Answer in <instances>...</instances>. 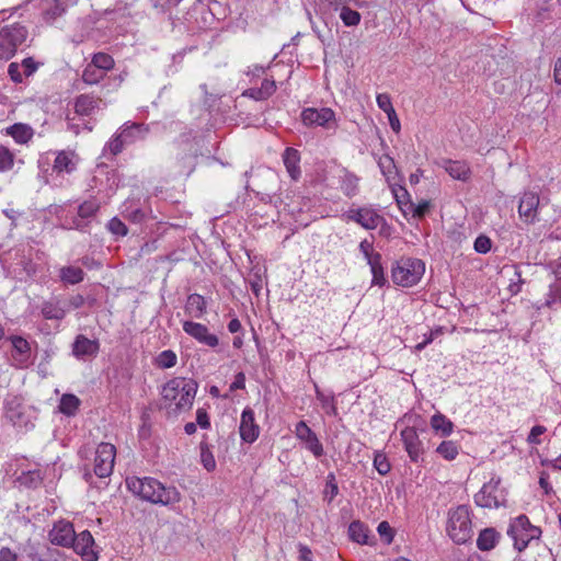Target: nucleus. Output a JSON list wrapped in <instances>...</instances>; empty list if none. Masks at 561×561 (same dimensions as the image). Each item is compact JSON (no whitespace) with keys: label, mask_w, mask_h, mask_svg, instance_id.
I'll list each match as a JSON object with an SVG mask.
<instances>
[{"label":"nucleus","mask_w":561,"mask_h":561,"mask_svg":"<svg viewBox=\"0 0 561 561\" xmlns=\"http://www.w3.org/2000/svg\"><path fill=\"white\" fill-rule=\"evenodd\" d=\"M7 134L10 135L18 144H27L33 135V128L23 123H15L7 128Z\"/></svg>","instance_id":"28"},{"label":"nucleus","mask_w":561,"mask_h":561,"mask_svg":"<svg viewBox=\"0 0 561 561\" xmlns=\"http://www.w3.org/2000/svg\"><path fill=\"white\" fill-rule=\"evenodd\" d=\"M178 356L172 350L162 351L156 358L154 365L161 369L172 368L176 365Z\"/></svg>","instance_id":"44"},{"label":"nucleus","mask_w":561,"mask_h":561,"mask_svg":"<svg viewBox=\"0 0 561 561\" xmlns=\"http://www.w3.org/2000/svg\"><path fill=\"white\" fill-rule=\"evenodd\" d=\"M348 218L367 230L376 229L382 220L380 215L369 208L351 209L348 211Z\"/></svg>","instance_id":"18"},{"label":"nucleus","mask_w":561,"mask_h":561,"mask_svg":"<svg viewBox=\"0 0 561 561\" xmlns=\"http://www.w3.org/2000/svg\"><path fill=\"white\" fill-rule=\"evenodd\" d=\"M507 535L514 540V548L522 552L535 541H539L541 529L530 524L529 518L522 514L514 518L507 529Z\"/></svg>","instance_id":"4"},{"label":"nucleus","mask_w":561,"mask_h":561,"mask_svg":"<svg viewBox=\"0 0 561 561\" xmlns=\"http://www.w3.org/2000/svg\"><path fill=\"white\" fill-rule=\"evenodd\" d=\"M382 256L380 253H376L375 256L369 257L368 265L370 266V272L373 274V285H377L382 287L386 284V278L383 274V267L381 264Z\"/></svg>","instance_id":"33"},{"label":"nucleus","mask_w":561,"mask_h":561,"mask_svg":"<svg viewBox=\"0 0 561 561\" xmlns=\"http://www.w3.org/2000/svg\"><path fill=\"white\" fill-rule=\"evenodd\" d=\"M339 494V485L335 479L334 473H329L327 477L325 488H324V497L331 503L334 497Z\"/></svg>","instance_id":"53"},{"label":"nucleus","mask_w":561,"mask_h":561,"mask_svg":"<svg viewBox=\"0 0 561 561\" xmlns=\"http://www.w3.org/2000/svg\"><path fill=\"white\" fill-rule=\"evenodd\" d=\"M4 411L7 419L13 426L26 430L34 427L31 408L23 403L22 398L18 396H9L5 398Z\"/></svg>","instance_id":"7"},{"label":"nucleus","mask_w":561,"mask_h":561,"mask_svg":"<svg viewBox=\"0 0 561 561\" xmlns=\"http://www.w3.org/2000/svg\"><path fill=\"white\" fill-rule=\"evenodd\" d=\"M198 385L194 379L173 378L162 388V399L174 404V411L190 410L193 405Z\"/></svg>","instance_id":"2"},{"label":"nucleus","mask_w":561,"mask_h":561,"mask_svg":"<svg viewBox=\"0 0 561 561\" xmlns=\"http://www.w3.org/2000/svg\"><path fill=\"white\" fill-rule=\"evenodd\" d=\"M80 405V400L77 396L66 393L61 397L59 402V411L68 416L75 415Z\"/></svg>","instance_id":"35"},{"label":"nucleus","mask_w":561,"mask_h":561,"mask_svg":"<svg viewBox=\"0 0 561 561\" xmlns=\"http://www.w3.org/2000/svg\"><path fill=\"white\" fill-rule=\"evenodd\" d=\"M377 105L380 110H382L386 114L393 113L394 107L391 102V98L387 93H380L377 95Z\"/></svg>","instance_id":"63"},{"label":"nucleus","mask_w":561,"mask_h":561,"mask_svg":"<svg viewBox=\"0 0 561 561\" xmlns=\"http://www.w3.org/2000/svg\"><path fill=\"white\" fill-rule=\"evenodd\" d=\"M524 561H554L551 549L540 541H535Z\"/></svg>","instance_id":"31"},{"label":"nucleus","mask_w":561,"mask_h":561,"mask_svg":"<svg viewBox=\"0 0 561 561\" xmlns=\"http://www.w3.org/2000/svg\"><path fill=\"white\" fill-rule=\"evenodd\" d=\"M18 482L28 489H36L43 482V476L39 470L24 471L18 478Z\"/></svg>","instance_id":"36"},{"label":"nucleus","mask_w":561,"mask_h":561,"mask_svg":"<svg viewBox=\"0 0 561 561\" xmlns=\"http://www.w3.org/2000/svg\"><path fill=\"white\" fill-rule=\"evenodd\" d=\"M9 340L12 343V358L15 362V365L20 368L26 367L31 357L30 343L20 335H11Z\"/></svg>","instance_id":"20"},{"label":"nucleus","mask_w":561,"mask_h":561,"mask_svg":"<svg viewBox=\"0 0 561 561\" xmlns=\"http://www.w3.org/2000/svg\"><path fill=\"white\" fill-rule=\"evenodd\" d=\"M127 489L142 501L156 505L168 506L181 501V493L173 485H165L151 477H128Z\"/></svg>","instance_id":"1"},{"label":"nucleus","mask_w":561,"mask_h":561,"mask_svg":"<svg viewBox=\"0 0 561 561\" xmlns=\"http://www.w3.org/2000/svg\"><path fill=\"white\" fill-rule=\"evenodd\" d=\"M377 531L386 545H390L394 537V530L386 520L378 524Z\"/></svg>","instance_id":"58"},{"label":"nucleus","mask_w":561,"mask_h":561,"mask_svg":"<svg viewBox=\"0 0 561 561\" xmlns=\"http://www.w3.org/2000/svg\"><path fill=\"white\" fill-rule=\"evenodd\" d=\"M539 195L534 192H525L519 199L518 214L526 225L538 221Z\"/></svg>","instance_id":"13"},{"label":"nucleus","mask_w":561,"mask_h":561,"mask_svg":"<svg viewBox=\"0 0 561 561\" xmlns=\"http://www.w3.org/2000/svg\"><path fill=\"white\" fill-rule=\"evenodd\" d=\"M453 179L466 182L470 179L471 170L465 161H453L449 159H442L438 162Z\"/></svg>","instance_id":"22"},{"label":"nucleus","mask_w":561,"mask_h":561,"mask_svg":"<svg viewBox=\"0 0 561 561\" xmlns=\"http://www.w3.org/2000/svg\"><path fill=\"white\" fill-rule=\"evenodd\" d=\"M431 425L436 432H440L443 436L450 435L454 427L453 422L440 413L432 416Z\"/></svg>","instance_id":"39"},{"label":"nucleus","mask_w":561,"mask_h":561,"mask_svg":"<svg viewBox=\"0 0 561 561\" xmlns=\"http://www.w3.org/2000/svg\"><path fill=\"white\" fill-rule=\"evenodd\" d=\"M105 76V72L89 62L82 71L81 79L84 83L92 85L100 83Z\"/></svg>","instance_id":"38"},{"label":"nucleus","mask_w":561,"mask_h":561,"mask_svg":"<svg viewBox=\"0 0 561 561\" xmlns=\"http://www.w3.org/2000/svg\"><path fill=\"white\" fill-rule=\"evenodd\" d=\"M239 433L241 439L248 444L254 443L260 435V426L255 422L254 411L249 407L241 413Z\"/></svg>","instance_id":"15"},{"label":"nucleus","mask_w":561,"mask_h":561,"mask_svg":"<svg viewBox=\"0 0 561 561\" xmlns=\"http://www.w3.org/2000/svg\"><path fill=\"white\" fill-rule=\"evenodd\" d=\"M256 196L259 199L265 204H273L275 207H278L282 204V198L276 192H257Z\"/></svg>","instance_id":"62"},{"label":"nucleus","mask_w":561,"mask_h":561,"mask_svg":"<svg viewBox=\"0 0 561 561\" xmlns=\"http://www.w3.org/2000/svg\"><path fill=\"white\" fill-rule=\"evenodd\" d=\"M100 209V204L95 199L84 201L78 207L79 217L89 219L93 218Z\"/></svg>","instance_id":"47"},{"label":"nucleus","mask_w":561,"mask_h":561,"mask_svg":"<svg viewBox=\"0 0 561 561\" xmlns=\"http://www.w3.org/2000/svg\"><path fill=\"white\" fill-rule=\"evenodd\" d=\"M27 37V30L21 24L4 26L0 31V59L8 60L15 54L18 47L22 45Z\"/></svg>","instance_id":"6"},{"label":"nucleus","mask_w":561,"mask_h":561,"mask_svg":"<svg viewBox=\"0 0 561 561\" xmlns=\"http://www.w3.org/2000/svg\"><path fill=\"white\" fill-rule=\"evenodd\" d=\"M277 90V85L275 80L265 78L261 87L259 88H249L247 89L242 95L250 98L255 101H265L271 98Z\"/></svg>","instance_id":"23"},{"label":"nucleus","mask_w":561,"mask_h":561,"mask_svg":"<svg viewBox=\"0 0 561 561\" xmlns=\"http://www.w3.org/2000/svg\"><path fill=\"white\" fill-rule=\"evenodd\" d=\"M107 229L117 237H125L128 233L127 226L117 217H113L107 222Z\"/></svg>","instance_id":"57"},{"label":"nucleus","mask_w":561,"mask_h":561,"mask_svg":"<svg viewBox=\"0 0 561 561\" xmlns=\"http://www.w3.org/2000/svg\"><path fill=\"white\" fill-rule=\"evenodd\" d=\"M70 547L84 561H98V552L93 549L94 539L89 530H83L78 535L75 534V541Z\"/></svg>","instance_id":"14"},{"label":"nucleus","mask_w":561,"mask_h":561,"mask_svg":"<svg viewBox=\"0 0 561 561\" xmlns=\"http://www.w3.org/2000/svg\"><path fill=\"white\" fill-rule=\"evenodd\" d=\"M65 12V5L59 0H54L51 4L45 10L47 19L55 20Z\"/></svg>","instance_id":"61"},{"label":"nucleus","mask_w":561,"mask_h":561,"mask_svg":"<svg viewBox=\"0 0 561 561\" xmlns=\"http://www.w3.org/2000/svg\"><path fill=\"white\" fill-rule=\"evenodd\" d=\"M374 467L381 476H386L391 470V465L388 458L380 451L375 453Z\"/></svg>","instance_id":"55"},{"label":"nucleus","mask_w":561,"mask_h":561,"mask_svg":"<svg viewBox=\"0 0 561 561\" xmlns=\"http://www.w3.org/2000/svg\"><path fill=\"white\" fill-rule=\"evenodd\" d=\"M378 167L381 173L386 176L387 181L393 179V176L398 173L394 160L388 154H383L379 158Z\"/></svg>","instance_id":"45"},{"label":"nucleus","mask_w":561,"mask_h":561,"mask_svg":"<svg viewBox=\"0 0 561 561\" xmlns=\"http://www.w3.org/2000/svg\"><path fill=\"white\" fill-rule=\"evenodd\" d=\"M122 138L128 146L146 139L149 127L142 123H126L121 128Z\"/></svg>","instance_id":"21"},{"label":"nucleus","mask_w":561,"mask_h":561,"mask_svg":"<svg viewBox=\"0 0 561 561\" xmlns=\"http://www.w3.org/2000/svg\"><path fill=\"white\" fill-rule=\"evenodd\" d=\"M18 265L21 266L18 276L20 280L33 277L37 273V265L31 259L23 257Z\"/></svg>","instance_id":"50"},{"label":"nucleus","mask_w":561,"mask_h":561,"mask_svg":"<svg viewBox=\"0 0 561 561\" xmlns=\"http://www.w3.org/2000/svg\"><path fill=\"white\" fill-rule=\"evenodd\" d=\"M283 162H284V165L286 167V170H287L289 176L294 181H297L301 174L300 167H299V162H300L299 151L297 149H294L290 147L286 148L283 153Z\"/></svg>","instance_id":"25"},{"label":"nucleus","mask_w":561,"mask_h":561,"mask_svg":"<svg viewBox=\"0 0 561 561\" xmlns=\"http://www.w3.org/2000/svg\"><path fill=\"white\" fill-rule=\"evenodd\" d=\"M426 430H417L413 426H407L400 433L404 450L407 451L410 460L414 463L423 462V455L425 453L424 439L427 435Z\"/></svg>","instance_id":"8"},{"label":"nucleus","mask_w":561,"mask_h":561,"mask_svg":"<svg viewBox=\"0 0 561 561\" xmlns=\"http://www.w3.org/2000/svg\"><path fill=\"white\" fill-rule=\"evenodd\" d=\"M474 251L480 254L488 253L492 248L491 239L485 234H480L477 237L473 243Z\"/></svg>","instance_id":"60"},{"label":"nucleus","mask_w":561,"mask_h":561,"mask_svg":"<svg viewBox=\"0 0 561 561\" xmlns=\"http://www.w3.org/2000/svg\"><path fill=\"white\" fill-rule=\"evenodd\" d=\"M316 396L317 399L320 401L323 409L327 410V413L336 415L337 409L335 405V399L334 396H325L318 387H316Z\"/></svg>","instance_id":"52"},{"label":"nucleus","mask_w":561,"mask_h":561,"mask_svg":"<svg viewBox=\"0 0 561 561\" xmlns=\"http://www.w3.org/2000/svg\"><path fill=\"white\" fill-rule=\"evenodd\" d=\"M116 449L113 444L101 443L95 451L93 472L99 478H107L114 468Z\"/></svg>","instance_id":"10"},{"label":"nucleus","mask_w":561,"mask_h":561,"mask_svg":"<svg viewBox=\"0 0 561 561\" xmlns=\"http://www.w3.org/2000/svg\"><path fill=\"white\" fill-rule=\"evenodd\" d=\"M100 98L91 94H80L75 99V112L80 116H89L99 107Z\"/></svg>","instance_id":"26"},{"label":"nucleus","mask_w":561,"mask_h":561,"mask_svg":"<svg viewBox=\"0 0 561 561\" xmlns=\"http://www.w3.org/2000/svg\"><path fill=\"white\" fill-rule=\"evenodd\" d=\"M393 196L396 198V202L399 206V208L402 210V213L407 216L408 209H409V203H411L410 194L407 191L405 187L399 186L398 188H392Z\"/></svg>","instance_id":"49"},{"label":"nucleus","mask_w":561,"mask_h":561,"mask_svg":"<svg viewBox=\"0 0 561 561\" xmlns=\"http://www.w3.org/2000/svg\"><path fill=\"white\" fill-rule=\"evenodd\" d=\"M339 10L340 19L345 26H357L360 23L362 15L358 11L351 9L347 4Z\"/></svg>","instance_id":"41"},{"label":"nucleus","mask_w":561,"mask_h":561,"mask_svg":"<svg viewBox=\"0 0 561 561\" xmlns=\"http://www.w3.org/2000/svg\"><path fill=\"white\" fill-rule=\"evenodd\" d=\"M294 433L296 437L304 443L306 449L312 453L316 458H320L324 455L322 443L305 421H299L296 424Z\"/></svg>","instance_id":"11"},{"label":"nucleus","mask_w":561,"mask_h":561,"mask_svg":"<svg viewBox=\"0 0 561 561\" xmlns=\"http://www.w3.org/2000/svg\"><path fill=\"white\" fill-rule=\"evenodd\" d=\"M100 350L98 340H90L83 334L76 336L72 343V354L78 359H84L89 356H95Z\"/></svg>","instance_id":"19"},{"label":"nucleus","mask_w":561,"mask_h":561,"mask_svg":"<svg viewBox=\"0 0 561 561\" xmlns=\"http://www.w3.org/2000/svg\"><path fill=\"white\" fill-rule=\"evenodd\" d=\"M425 272V264L420 259H404L396 262L391 278L396 285L411 287L419 283Z\"/></svg>","instance_id":"5"},{"label":"nucleus","mask_w":561,"mask_h":561,"mask_svg":"<svg viewBox=\"0 0 561 561\" xmlns=\"http://www.w3.org/2000/svg\"><path fill=\"white\" fill-rule=\"evenodd\" d=\"M341 188L346 196H355L358 191V178L352 173H346L343 178Z\"/></svg>","instance_id":"48"},{"label":"nucleus","mask_w":561,"mask_h":561,"mask_svg":"<svg viewBox=\"0 0 561 561\" xmlns=\"http://www.w3.org/2000/svg\"><path fill=\"white\" fill-rule=\"evenodd\" d=\"M41 313L46 320H62L67 310L58 297H51L42 304Z\"/></svg>","instance_id":"24"},{"label":"nucleus","mask_w":561,"mask_h":561,"mask_svg":"<svg viewBox=\"0 0 561 561\" xmlns=\"http://www.w3.org/2000/svg\"><path fill=\"white\" fill-rule=\"evenodd\" d=\"M199 448H201V461H202L204 468L208 472L214 471L216 469V460H215V457H214L213 453L210 451L208 445L206 443H201Z\"/></svg>","instance_id":"51"},{"label":"nucleus","mask_w":561,"mask_h":561,"mask_svg":"<svg viewBox=\"0 0 561 561\" xmlns=\"http://www.w3.org/2000/svg\"><path fill=\"white\" fill-rule=\"evenodd\" d=\"M94 67L101 69L103 72L112 70L115 66L114 58L106 53H95L90 61Z\"/></svg>","instance_id":"40"},{"label":"nucleus","mask_w":561,"mask_h":561,"mask_svg":"<svg viewBox=\"0 0 561 561\" xmlns=\"http://www.w3.org/2000/svg\"><path fill=\"white\" fill-rule=\"evenodd\" d=\"M447 533L457 545L468 542L472 537L470 510L467 505H459L448 512Z\"/></svg>","instance_id":"3"},{"label":"nucleus","mask_w":561,"mask_h":561,"mask_svg":"<svg viewBox=\"0 0 561 561\" xmlns=\"http://www.w3.org/2000/svg\"><path fill=\"white\" fill-rule=\"evenodd\" d=\"M14 154L4 146H0V172L9 171L13 168Z\"/></svg>","instance_id":"56"},{"label":"nucleus","mask_w":561,"mask_h":561,"mask_svg":"<svg viewBox=\"0 0 561 561\" xmlns=\"http://www.w3.org/2000/svg\"><path fill=\"white\" fill-rule=\"evenodd\" d=\"M334 112L329 107L314 108L308 107L301 112V121L308 127L327 126L334 119Z\"/></svg>","instance_id":"16"},{"label":"nucleus","mask_w":561,"mask_h":561,"mask_svg":"<svg viewBox=\"0 0 561 561\" xmlns=\"http://www.w3.org/2000/svg\"><path fill=\"white\" fill-rule=\"evenodd\" d=\"M75 529L70 522L59 520L49 531V540L53 545L70 547L75 541Z\"/></svg>","instance_id":"17"},{"label":"nucleus","mask_w":561,"mask_h":561,"mask_svg":"<svg viewBox=\"0 0 561 561\" xmlns=\"http://www.w3.org/2000/svg\"><path fill=\"white\" fill-rule=\"evenodd\" d=\"M547 428L542 425H535L527 437V442L531 445H538L540 444V439L538 438L540 435H542Z\"/></svg>","instance_id":"64"},{"label":"nucleus","mask_w":561,"mask_h":561,"mask_svg":"<svg viewBox=\"0 0 561 561\" xmlns=\"http://www.w3.org/2000/svg\"><path fill=\"white\" fill-rule=\"evenodd\" d=\"M122 216L131 224L140 225L148 219V213L135 205H125Z\"/></svg>","instance_id":"34"},{"label":"nucleus","mask_w":561,"mask_h":561,"mask_svg":"<svg viewBox=\"0 0 561 561\" xmlns=\"http://www.w3.org/2000/svg\"><path fill=\"white\" fill-rule=\"evenodd\" d=\"M128 146L125 144L124 139L122 138V134L118 130L104 146L103 148V156H106L107 152H110L112 156H117L123 151V149Z\"/></svg>","instance_id":"42"},{"label":"nucleus","mask_w":561,"mask_h":561,"mask_svg":"<svg viewBox=\"0 0 561 561\" xmlns=\"http://www.w3.org/2000/svg\"><path fill=\"white\" fill-rule=\"evenodd\" d=\"M430 210V202L422 201L417 205H415L412 201L409 203L408 214H412L415 218H423Z\"/></svg>","instance_id":"59"},{"label":"nucleus","mask_w":561,"mask_h":561,"mask_svg":"<svg viewBox=\"0 0 561 561\" xmlns=\"http://www.w3.org/2000/svg\"><path fill=\"white\" fill-rule=\"evenodd\" d=\"M436 453H438L446 460H454L459 451L458 446L453 440H444L436 448Z\"/></svg>","instance_id":"46"},{"label":"nucleus","mask_w":561,"mask_h":561,"mask_svg":"<svg viewBox=\"0 0 561 561\" xmlns=\"http://www.w3.org/2000/svg\"><path fill=\"white\" fill-rule=\"evenodd\" d=\"M85 273L82 268L68 265L59 270V278L64 284L76 285L84 279Z\"/></svg>","instance_id":"30"},{"label":"nucleus","mask_w":561,"mask_h":561,"mask_svg":"<svg viewBox=\"0 0 561 561\" xmlns=\"http://www.w3.org/2000/svg\"><path fill=\"white\" fill-rule=\"evenodd\" d=\"M501 534L493 527H488L479 533L477 547L481 551H490L497 545Z\"/></svg>","instance_id":"27"},{"label":"nucleus","mask_w":561,"mask_h":561,"mask_svg":"<svg viewBox=\"0 0 561 561\" xmlns=\"http://www.w3.org/2000/svg\"><path fill=\"white\" fill-rule=\"evenodd\" d=\"M556 304H561V291L553 284L549 286V291L546 295L545 301L538 306V309L542 307L552 308Z\"/></svg>","instance_id":"54"},{"label":"nucleus","mask_w":561,"mask_h":561,"mask_svg":"<svg viewBox=\"0 0 561 561\" xmlns=\"http://www.w3.org/2000/svg\"><path fill=\"white\" fill-rule=\"evenodd\" d=\"M30 561H65L57 549H46L44 552L32 550L27 554Z\"/></svg>","instance_id":"43"},{"label":"nucleus","mask_w":561,"mask_h":561,"mask_svg":"<svg viewBox=\"0 0 561 561\" xmlns=\"http://www.w3.org/2000/svg\"><path fill=\"white\" fill-rule=\"evenodd\" d=\"M501 479L492 478L484 483L481 490L474 495V503L485 508H497L504 502L503 491L499 489Z\"/></svg>","instance_id":"9"},{"label":"nucleus","mask_w":561,"mask_h":561,"mask_svg":"<svg viewBox=\"0 0 561 561\" xmlns=\"http://www.w3.org/2000/svg\"><path fill=\"white\" fill-rule=\"evenodd\" d=\"M348 537L352 541L359 545H370L369 529L360 520H353L348 526Z\"/></svg>","instance_id":"29"},{"label":"nucleus","mask_w":561,"mask_h":561,"mask_svg":"<svg viewBox=\"0 0 561 561\" xmlns=\"http://www.w3.org/2000/svg\"><path fill=\"white\" fill-rule=\"evenodd\" d=\"M76 168V164L70 156V153L66 152V151H60L55 161H54V165H53V169L54 171L58 172V173H61V172H67V173H70L71 171H73Z\"/></svg>","instance_id":"37"},{"label":"nucleus","mask_w":561,"mask_h":561,"mask_svg":"<svg viewBox=\"0 0 561 561\" xmlns=\"http://www.w3.org/2000/svg\"><path fill=\"white\" fill-rule=\"evenodd\" d=\"M183 331L199 344L206 345L210 348H216L219 345L218 336L210 333L208 328L199 322L184 321Z\"/></svg>","instance_id":"12"},{"label":"nucleus","mask_w":561,"mask_h":561,"mask_svg":"<svg viewBox=\"0 0 561 561\" xmlns=\"http://www.w3.org/2000/svg\"><path fill=\"white\" fill-rule=\"evenodd\" d=\"M185 309L192 317L202 318L206 311L205 298L198 294H191L187 297Z\"/></svg>","instance_id":"32"}]
</instances>
